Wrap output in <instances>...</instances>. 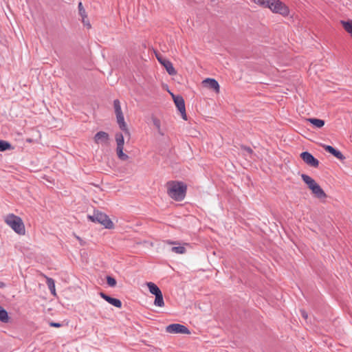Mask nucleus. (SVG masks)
<instances>
[{
  "label": "nucleus",
  "instance_id": "f257e3e1",
  "mask_svg": "<svg viewBox=\"0 0 352 352\" xmlns=\"http://www.w3.org/2000/svg\"><path fill=\"white\" fill-rule=\"evenodd\" d=\"M167 193L173 199L180 201L186 196L187 186L183 182L173 181L167 184Z\"/></svg>",
  "mask_w": 352,
  "mask_h": 352
},
{
  "label": "nucleus",
  "instance_id": "ddd939ff",
  "mask_svg": "<svg viewBox=\"0 0 352 352\" xmlns=\"http://www.w3.org/2000/svg\"><path fill=\"white\" fill-rule=\"evenodd\" d=\"M323 147L327 152L331 153L337 159L340 160H345L346 157H344V155L340 151L336 149L333 146L330 145H324Z\"/></svg>",
  "mask_w": 352,
  "mask_h": 352
},
{
  "label": "nucleus",
  "instance_id": "6e6552de",
  "mask_svg": "<svg viewBox=\"0 0 352 352\" xmlns=\"http://www.w3.org/2000/svg\"><path fill=\"white\" fill-rule=\"evenodd\" d=\"M173 98L174 102L178 109V111L180 112L182 118L184 120H187V115L186 113V107H185V102L182 96H175L173 94Z\"/></svg>",
  "mask_w": 352,
  "mask_h": 352
},
{
  "label": "nucleus",
  "instance_id": "dca6fc26",
  "mask_svg": "<svg viewBox=\"0 0 352 352\" xmlns=\"http://www.w3.org/2000/svg\"><path fill=\"white\" fill-rule=\"evenodd\" d=\"M301 178L302 181L308 186L310 190L317 184L316 181L307 175L302 174Z\"/></svg>",
  "mask_w": 352,
  "mask_h": 352
},
{
  "label": "nucleus",
  "instance_id": "a211bd4d",
  "mask_svg": "<svg viewBox=\"0 0 352 352\" xmlns=\"http://www.w3.org/2000/svg\"><path fill=\"white\" fill-rule=\"evenodd\" d=\"M307 121L316 128H321L324 125V121L318 118H308Z\"/></svg>",
  "mask_w": 352,
  "mask_h": 352
},
{
  "label": "nucleus",
  "instance_id": "393cba45",
  "mask_svg": "<svg viewBox=\"0 0 352 352\" xmlns=\"http://www.w3.org/2000/svg\"><path fill=\"white\" fill-rule=\"evenodd\" d=\"M12 146L8 142L0 140V151L10 150Z\"/></svg>",
  "mask_w": 352,
  "mask_h": 352
},
{
  "label": "nucleus",
  "instance_id": "412c9836",
  "mask_svg": "<svg viewBox=\"0 0 352 352\" xmlns=\"http://www.w3.org/2000/svg\"><path fill=\"white\" fill-rule=\"evenodd\" d=\"M152 121H153V124L154 126L156 128L158 133L160 135H164V133L161 129V122H160V120L158 118H155V117H153L152 118Z\"/></svg>",
  "mask_w": 352,
  "mask_h": 352
},
{
  "label": "nucleus",
  "instance_id": "9d476101",
  "mask_svg": "<svg viewBox=\"0 0 352 352\" xmlns=\"http://www.w3.org/2000/svg\"><path fill=\"white\" fill-rule=\"evenodd\" d=\"M157 58L158 61L165 67L166 72L169 75L173 76L177 74V72L175 69L173 63L170 60L159 56H157Z\"/></svg>",
  "mask_w": 352,
  "mask_h": 352
},
{
  "label": "nucleus",
  "instance_id": "f03ea898",
  "mask_svg": "<svg viewBox=\"0 0 352 352\" xmlns=\"http://www.w3.org/2000/svg\"><path fill=\"white\" fill-rule=\"evenodd\" d=\"M265 8H270L273 12L278 13L283 16H287L289 13V8L280 0H252Z\"/></svg>",
  "mask_w": 352,
  "mask_h": 352
},
{
  "label": "nucleus",
  "instance_id": "20e7f679",
  "mask_svg": "<svg viewBox=\"0 0 352 352\" xmlns=\"http://www.w3.org/2000/svg\"><path fill=\"white\" fill-rule=\"evenodd\" d=\"M87 218L92 222L98 223L105 228L111 229L113 227V223L109 217L98 210H95L92 215H88Z\"/></svg>",
  "mask_w": 352,
  "mask_h": 352
},
{
  "label": "nucleus",
  "instance_id": "2eb2a0df",
  "mask_svg": "<svg viewBox=\"0 0 352 352\" xmlns=\"http://www.w3.org/2000/svg\"><path fill=\"white\" fill-rule=\"evenodd\" d=\"M311 190L315 197L318 199H324L327 197L326 193L318 184L312 188Z\"/></svg>",
  "mask_w": 352,
  "mask_h": 352
},
{
  "label": "nucleus",
  "instance_id": "1a4fd4ad",
  "mask_svg": "<svg viewBox=\"0 0 352 352\" xmlns=\"http://www.w3.org/2000/svg\"><path fill=\"white\" fill-rule=\"evenodd\" d=\"M300 157L305 163L311 167L317 168L319 165V161L308 151L302 152L300 154Z\"/></svg>",
  "mask_w": 352,
  "mask_h": 352
},
{
  "label": "nucleus",
  "instance_id": "7c9ffc66",
  "mask_svg": "<svg viewBox=\"0 0 352 352\" xmlns=\"http://www.w3.org/2000/svg\"><path fill=\"white\" fill-rule=\"evenodd\" d=\"M244 149H245L247 152H248V153H252V149L251 148H250V147H244Z\"/></svg>",
  "mask_w": 352,
  "mask_h": 352
},
{
  "label": "nucleus",
  "instance_id": "f3484780",
  "mask_svg": "<svg viewBox=\"0 0 352 352\" xmlns=\"http://www.w3.org/2000/svg\"><path fill=\"white\" fill-rule=\"evenodd\" d=\"M146 285L148 287L149 292L153 295H156V294H158L159 293L162 292L161 290L160 289V288L155 283H153L152 282L147 283Z\"/></svg>",
  "mask_w": 352,
  "mask_h": 352
},
{
  "label": "nucleus",
  "instance_id": "a878e982",
  "mask_svg": "<svg viewBox=\"0 0 352 352\" xmlns=\"http://www.w3.org/2000/svg\"><path fill=\"white\" fill-rule=\"evenodd\" d=\"M107 283L110 287H112L116 285V280L114 278L109 276L107 277Z\"/></svg>",
  "mask_w": 352,
  "mask_h": 352
},
{
  "label": "nucleus",
  "instance_id": "4468645a",
  "mask_svg": "<svg viewBox=\"0 0 352 352\" xmlns=\"http://www.w3.org/2000/svg\"><path fill=\"white\" fill-rule=\"evenodd\" d=\"M100 296L101 298H102L104 300H105L109 304L115 306L116 307L121 308L122 302L119 299L112 298L103 292H100Z\"/></svg>",
  "mask_w": 352,
  "mask_h": 352
},
{
  "label": "nucleus",
  "instance_id": "72a5a7b5",
  "mask_svg": "<svg viewBox=\"0 0 352 352\" xmlns=\"http://www.w3.org/2000/svg\"><path fill=\"white\" fill-rule=\"evenodd\" d=\"M350 34L351 37L352 38V33H351V34Z\"/></svg>",
  "mask_w": 352,
  "mask_h": 352
},
{
  "label": "nucleus",
  "instance_id": "f8f14e48",
  "mask_svg": "<svg viewBox=\"0 0 352 352\" xmlns=\"http://www.w3.org/2000/svg\"><path fill=\"white\" fill-rule=\"evenodd\" d=\"M204 87L214 90L216 93L219 92V85L218 82L213 78H206L202 82Z\"/></svg>",
  "mask_w": 352,
  "mask_h": 352
},
{
  "label": "nucleus",
  "instance_id": "c756f323",
  "mask_svg": "<svg viewBox=\"0 0 352 352\" xmlns=\"http://www.w3.org/2000/svg\"><path fill=\"white\" fill-rule=\"evenodd\" d=\"M301 315L302 316L305 318V319H307L308 318V314L306 313L305 311L304 310H301Z\"/></svg>",
  "mask_w": 352,
  "mask_h": 352
},
{
  "label": "nucleus",
  "instance_id": "423d86ee",
  "mask_svg": "<svg viewBox=\"0 0 352 352\" xmlns=\"http://www.w3.org/2000/svg\"><path fill=\"white\" fill-rule=\"evenodd\" d=\"M116 141L117 143L116 153L118 158L123 161L127 160L129 159V156L123 152L124 143L123 135L120 133H116Z\"/></svg>",
  "mask_w": 352,
  "mask_h": 352
},
{
  "label": "nucleus",
  "instance_id": "473e14b6",
  "mask_svg": "<svg viewBox=\"0 0 352 352\" xmlns=\"http://www.w3.org/2000/svg\"><path fill=\"white\" fill-rule=\"evenodd\" d=\"M5 286V283L0 282V288H3Z\"/></svg>",
  "mask_w": 352,
  "mask_h": 352
},
{
  "label": "nucleus",
  "instance_id": "aec40b11",
  "mask_svg": "<svg viewBox=\"0 0 352 352\" xmlns=\"http://www.w3.org/2000/svg\"><path fill=\"white\" fill-rule=\"evenodd\" d=\"M155 299L154 301V305L157 307H162L164 305V302L163 299V295L162 293L160 292L158 294L155 295Z\"/></svg>",
  "mask_w": 352,
  "mask_h": 352
},
{
  "label": "nucleus",
  "instance_id": "39448f33",
  "mask_svg": "<svg viewBox=\"0 0 352 352\" xmlns=\"http://www.w3.org/2000/svg\"><path fill=\"white\" fill-rule=\"evenodd\" d=\"M113 107L116 116V120L120 129L124 132L125 134L129 135V131L124 121L123 113L122 111L120 102L118 99L113 100Z\"/></svg>",
  "mask_w": 352,
  "mask_h": 352
},
{
  "label": "nucleus",
  "instance_id": "2f4dec72",
  "mask_svg": "<svg viewBox=\"0 0 352 352\" xmlns=\"http://www.w3.org/2000/svg\"><path fill=\"white\" fill-rule=\"evenodd\" d=\"M82 22L84 24L87 25L88 26V28H90L91 27V25L89 22H85V17H82Z\"/></svg>",
  "mask_w": 352,
  "mask_h": 352
},
{
  "label": "nucleus",
  "instance_id": "7ed1b4c3",
  "mask_svg": "<svg viewBox=\"0 0 352 352\" xmlns=\"http://www.w3.org/2000/svg\"><path fill=\"white\" fill-rule=\"evenodd\" d=\"M5 222L18 234H25V228L21 217L14 214H9L6 217Z\"/></svg>",
  "mask_w": 352,
  "mask_h": 352
},
{
  "label": "nucleus",
  "instance_id": "cd10ccee",
  "mask_svg": "<svg viewBox=\"0 0 352 352\" xmlns=\"http://www.w3.org/2000/svg\"><path fill=\"white\" fill-rule=\"evenodd\" d=\"M50 327H61L62 324L58 322H51L50 323Z\"/></svg>",
  "mask_w": 352,
  "mask_h": 352
},
{
  "label": "nucleus",
  "instance_id": "c85d7f7f",
  "mask_svg": "<svg viewBox=\"0 0 352 352\" xmlns=\"http://www.w3.org/2000/svg\"><path fill=\"white\" fill-rule=\"evenodd\" d=\"M165 243L168 244V245H179V242H177V241H170V240L166 241Z\"/></svg>",
  "mask_w": 352,
  "mask_h": 352
},
{
  "label": "nucleus",
  "instance_id": "0eeeda50",
  "mask_svg": "<svg viewBox=\"0 0 352 352\" xmlns=\"http://www.w3.org/2000/svg\"><path fill=\"white\" fill-rule=\"evenodd\" d=\"M166 331L170 333L189 334L190 333L186 326L177 323L168 325L166 328Z\"/></svg>",
  "mask_w": 352,
  "mask_h": 352
},
{
  "label": "nucleus",
  "instance_id": "6ab92c4d",
  "mask_svg": "<svg viewBox=\"0 0 352 352\" xmlns=\"http://www.w3.org/2000/svg\"><path fill=\"white\" fill-rule=\"evenodd\" d=\"M47 285L51 292V294L56 296L55 283L53 278L47 277L46 280Z\"/></svg>",
  "mask_w": 352,
  "mask_h": 352
},
{
  "label": "nucleus",
  "instance_id": "bb28decb",
  "mask_svg": "<svg viewBox=\"0 0 352 352\" xmlns=\"http://www.w3.org/2000/svg\"><path fill=\"white\" fill-rule=\"evenodd\" d=\"M78 10H79V13H80V16H81L82 17H85V16H86V15H85V9L83 8V7H82V3H81V2H80V3H78Z\"/></svg>",
  "mask_w": 352,
  "mask_h": 352
},
{
  "label": "nucleus",
  "instance_id": "9b49d317",
  "mask_svg": "<svg viewBox=\"0 0 352 352\" xmlns=\"http://www.w3.org/2000/svg\"><path fill=\"white\" fill-rule=\"evenodd\" d=\"M94 140L98 144L105 145L109 143V135L107 132L99 131L94 135Z\"/></svg>",
  "mask_w": 352,
  "mask_h": 352
},
{
  "label": "nucleus",
  "instance_id": "b1692460",
  "mask_svg": "<svg viewBox=\"0 0 352 352\" xmlns=\"http://www.w3.org/2000/svg\"><path fill=\"white\" fill-rule=\"evenodd\" d=\"M171 251L176 254H183L186 253V250L184 246L177 245L173 247Z\"/></svg>",
  "mask_w": 352,
  "mask_h": 352
},
{
  "label": "nucleus",
  "instance_id": "4be33fe9",
  "mask_svg": "<svg viewBox=\"0 0 352 352\" xmlns=\"http://www.w3.org/2000/svg\"><path fill=\"white\" fill-rule=\"evenodd\" d=\"M0 320L3 322H7L8 321V312L1 306H0Z\"/></svg>",
  "mask_w": 352,
  "mask_h": 352
},
{
  "label": "nucleus",
  "instance_id": "5701e85b",
  "mask_svg": "<svg viewBox=\"0 0 352 352\" xmlns=\"http://www.w3.org/2000/svg\"><path fill=\"white\" fill-rule=\"evenodd\" d=\"M343 28L349 34L352 33V21H341Z\"/></svg>",
  "mask_w": 352,
  "mask_h": 352
}]
</instances>
